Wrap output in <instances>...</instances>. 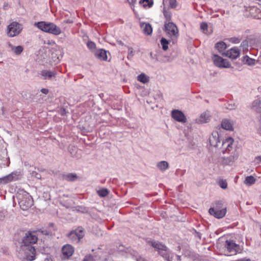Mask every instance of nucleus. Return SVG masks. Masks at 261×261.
Returning a JSON list of instances; mask_svg holds the SVG:
<instances>
[{
  "label": "nucleus",
  "instance_id": "nucleus-1",
  "mask_svg": "<svg viewBox=\"0 0 261 261\" xmlns=\"http://www.w3.org/2000/svg\"><path fill=\"white\" fill-rule=\"evenodd\" d=\"M38 238L34 233L29 232L22 240L20 251L24 252L25 256L28 260L32 261L35 259L36 250L31 244H35Z\"/></svg>",
  "mask_w": 261,
  "mask_h": 261
},
{
  "label": "nucleus",
  "instance_id": "nucleus-2",
  "mask_svg": "<svg viewBox=\"0 0 261 261\" xmlns=\"http://www.w3.org/2000/svg\"><path fill=\"white\" fill-rule=\"evenodd\" d=\"M20 208L23 210H27L33 205V200L29 193L23 189H19L16 194Z\"/></svg>",
  "mask_w": 261,
  "mask_h": 261
},
{
  "label": "nucleus",
  "instance_id": "nucleus-3",
  "mask_svg": "<svg viewBox=\"0 0 261 261\" xmlns=\"http://www.w3.org/2000/svg\"><path fill=\"white\" fill-rule=\"evenodd\" d=\"M34 26L44 32L54 35L57 36L62 33L60 28L53 22L39 21L35 22Z\"/></svg>",
  "mask_w": 261,
  "mask_h": 261
},
{
  "label": "nucleus",
  "instance_id": "nucleus-4",
  "mask_svg": "<svg viewBox=\"0 0 261 261\" xmlns=\"http://www.w3.org/2000/svg\"><path fill=\"white\" fill-rule=\"evenodd\" d=\"M164 31L167 36L173 42L179 36V31L176 25L172 22H165Z\"/></svg>",
  "mask_w": 261,
  "mask_h": 261
},
{
  "label": "nucleus",
  "instance_id": "nucleus-5",
  "mask_svg": "<svg viewBox=\"0 0 261 261\" xmlns=\"http://www.w3.org/2000/svg\"><path fill=\"white\" fill-rule=\"evenodd\" d=\"M210 215L214 216L217 219L224 217L226 213V208L223 207V202L221 201L216 202L213 207L209 209Z\"/></svg>",
  "mask_w": 261,
  "mask_h": 261
},
{
  "label": "nucleus",
  "instance_id": "nucleus-6",
  "mask_svg": "<svg viewBox=\"0 0 261 261\" xmlns=\"http://www.w3.org/2000/svg\"><path fill=\"white\" fill-rule=\"evenodd\" d=\"M22 29V25L18 22H13L7 28V34L9 37H13L18 35Z\"/></svg>",
  "mask_w": 261,
  "mask_h": 261
},
{
  "label": "nucleus",
  "instance_id": "nucleus-7",
  "mask_svg": "<svg viewBox=\"0 0 261 261\" xmlns=\"http://www.w3.org/2000/svg\"><path fill=\"white\" fill-rule=\"evenodd\" d=\"M213 60L214 64L219 68H228L231 67L230 63L227 59H224L218 55H214Z\"/></svg>",
  "mask_w": 261,
  "mask_h": 261
},
{
  "label": "nucleus",
  "instance_id": "nucleus-8",
  "mask_svg": "<svg viewBox=\"0 0 261 261\" xmlns=\"http://www.w3.org/2000/svg\"><path fill=\"white\" fill-rule=\"evenodd\" d=\"M84 229L81 227H79L74 230L71 231L68 234V237L73 242L78 243L84 237Z\"/></svg>",
  "mask_w": 261,
  "mask_h": 261
},
{
  "label": "nucleus",
  "instance_id": "nucleus-9",
  "mask_svg": "<svg viewBox=\"0 0 261 261\" xmlns=\"http://www.w3.org/2000/svg\"><path fill=\"white\" fill-rule=\"evenodd\" d=\"M225 246L230 255L236 254L239 251V246L233 240H226ZM228 255H229L228 254Z\"/></svg>",
  "mask_w": 261,
  "mask_h": 261
},
{
  "label": "nucleus",
  "instance_id": "nucleus-10",
  "mask_svg": "<svg viewBox=\"0 0 261 261\" xmlns=\"http://www.w3.org/2000/svg\"><path fill=\"white\" fill-rule=\"evenodd\" d=\"M20 176L19 172L14 171L11 173L0 178V182L2 184H7L11 181L18 180Z\"/></svg>",
  "mask_w": 261,
  "mask_h": 261
},
{
  "label": "nucleus",
  "instance_id": "nucleus-11",
  "mask_svg": "<svg viewBox=\"0 0 261 261\" xmlns=\"http://www.w3.org/2000/svg\"><path fill=\"white\" fill-rule=\"evenodd\" d=\"M233 139L231 137L227 138L225 141H223L222 146V152L223 153L226 152L229 153L232 149Z\"/></svg>",
  "mask_w": 261,
  "mask_h": 261
},
{
  "label": "nucleus",
  "instance_id": "nucleus-12",
  "mask_svg": "<svg viewBox=\"0 0 261 261\" xmlns=\"http://www.w3.org/2000/svg\"><path fill=\"white\" fill-rule=\"evenodd\" d=\"M172 117L176 121L185 123L187 119L184 114L178 110H174L171 112Z\"/></svg>",
  "mask_w": 261,
  "mask_h": 261
},
{
  "label": "nucleus",
  "instance_id": "nucleus-13",
  "mask_svg": "<svg viewBox=\"0 0 261 261\" xmlns=\"http://www.w3.org/2000/svg\"><path fill=\"white\" fill-rule=\"evenodd\" d=\"M240 54V51L237 47H232L224 54H223V55L233 60L238 58L239 57Z\"/></svg>",
  "mask_w": 261,
  "mask_h": 261
},
{
  "label": "nucleus",
  "instance_id": "nucleus-14",
  "mask_svg": "<svg viewBox=\"0 0 261 261\" xmlns=\"http://www.w3.org/2000/svg\"><path fill=\"white\" fill-rule=\"evenodd\" d=\"M159 254L166 260V261H172L174 257V253L170 251L168 248H164L162 250Z\"/></svg>",
  "mask_w": 261,
  "mask_h": 261
},
{
  "label": "nucleus",
  "instance_id": "nucleus-15",
  "mask_svg": "<svg viewBox=\"0 0 261 261\" xmlns=\"http://www.w3.org/2000/svg\"><path fill=\"white\" fill-rule=\"evenodd\" d=\"M209 141L211 146L215 147H219V144H221V142L219 140V134L218 132H214L212 134V136L210 137Z\"/></svg>",
  "mask_w": 261,
  "mask_h": 261
},
{
  "label": "nucleus",
  "instance_id": "nucleus-16",
  "mask_svg": "<svg viewBox=\"0 0 261 261\" xmlns=\"http://www.w3.org/2000/svg\"><path fill=\"white\" fill-rule=\"evenodd\" d=\"M40 74L42 76L43 80H50L52 78L56 77L57 73L55 71L43 70L41 71Z\"/></svg>",
  "mask_w": 261,
  "mask_h": 261
},
{
  "label": "nucleus",
  "instance_id": "nucleus-17",
  "mask_svg": "<svg viewBox=\"0 0 261 261\" xmlns=\"http://www.w3.org/2000/svg\"><path fill=\"white\" fill-rule=\"evenodd\" d=\"M62 251L64 257L68 258L72 255L74 249L71 245L67 244L62 247Z\"/></svg>",
  "mask_w": 261,
  "mask_h": 261
},
{
  "label": "nucleus",
  "instance_id": "nucleus-18",
  "mask_svg": "<svg viewBox=\"0 0 261 261\" xmlns=\"http://www.w3.org/2000/svg\"><path fill=\"white\" fill-rule=\"evenodd\" d=\"M140 28L145 35H150L152 34V28L149 23L140 22Z\"/></svg>",
  "mask_w": 261,
  "mask_h": 261
},
{
  "label": "nucleus",
  "instance_id": "nucleus-19",
  "mask_svg": "<svg viewBox=\"0 0 261 261\" xmlns=\"http://www.w3.org/2000/svg\"><path fill=\"white\" fill-rule=\"evenodd\" d=\"M95 56L100 60L106 61L108 59L107 51L103 49L97 50L95 53Z\"/></svg>",
  "mask_w": 261,
  "mask_h": 261
},
{
  "label": "nucleus",
  "instance_id": "nucleus-20",
  "mask_svg": "<svg viewBox=\"0 0 261 261\" xmlns=\"http://www.w3.org/2000/svg\"><path fill=\"white\" fill-rule=\"evenodd\" d=\"M209 120V113L207 112H204L202 113L200 117L196 119V122L198 123H203L208 122Z\"/></svg>",
  "mask_w": 261,
  "mask_h": 261
},
{
  "label": "nucleus",
  "instance_id": "nucleus-21",
  "mask_svg": "<svg viewBox=\"0 0 261 261\" xmlns=\"http://www.w3.org/2000/svg\"><path fill=\"white\" fill-rule=\"evenodd\" d=\"M252 109L260 114L259 121L261 122V101L258 99L254 100L252 103Z\"/></svg>",
  "mask_w": 261,
  "mask_h": 261
},
{
  "label": "nucleus",
  "instance_id": "nucleus-22",
  "mask_svg": "<svg viewBox=\"0 0 261 261\" xmlns=\"http://www.w3.org/2000/svg\"><path fill=\"white\" fill-rule=\"evenodd\" d=\"M221 126L226 130H231L233 127V122L229 119H225L222 121Z\"/></svg>",
  "mask_w": 261,
  "mask_h": 261
},
{
  "label": "nucleus",
  "instance_id": "nucleus-23",
  "mask_svg": "<svg viewBox=\"0 0 261 261\" xmlns=\"http://www.w3.org/2000/svg\"><path fill=\"white\" fill-rule=\"evenodd\" d=\"M149 243L151 244V245L159 252V253L164 248H166V246L165 245L158 241H151Z\"/></svg>",
  "mask_w": 261,
  "mask_h": 261
},
{
  "label": "nucleus",
  "instance_id": "nucleus-24",
  "mask_svg": "<svg viewBox=\"0 0 261 261\" xmlns=\"http://www.w3.org/2000/svg\"><path fill=\"white\" fill-rule=\"evenodd\" d=\"M8 46L10 50L17 55H20L23 50V47L20 45L15 46L11 43H9Z\"/></svg>",
  "mask_w": 261,
  "mask_h": 261
},
{
  "label": "nucleus",
  "instance_id": "nucleus-25",
  "mask_svg": "<svg viewBox=\"0 0 261 261\" xmlns=\"http://www.w3.org/2000/svg\"><path fill=\"white\" fill-rule=\"evenodd\" d=\"M62 178L63 180L68 181H74L77 179V176L75 173H68L67 174H63L62 175Z\"/></svg>",
  "mask_w": 261,
  "mask_h": 261
},
{
  "label": "nucleus",
  "instance_id": "nucleus-26",
  "mask_svg": "<svg viewBox=\"0 0 261 261\" xmlns=\"http://www.w3.org/2000/svg\"><path fill=\"white\" fill-rule=\"evenodd\" d=\"M238 157V153L235 152L233 155H231L227 158H224L223 163L227 165H231L235 160L237 159Z\"/></svg>",
  "mask_w": 261,
  "mask_h": 261
},
{
  "label": "nucleus",
  "instance_id": "nucleus-27",
  "mask_svg": "<svg viewBox=\"0 0 261 261\" xmlns=\"http://www.w3.org/2000/svg\"><path fill=\"white\" fill-rule=\"evenodd\" d=\"M157 168L162 171H165L169 167V164L167 162L162 161L158 162L156 164Z\"/></svg>",
  "mask_w": 261,
  "mask_h": 261
},
{
  "label": "nucleus",
  "instance_id": "nucleus-28",
  "mask_svg": "<svg viewBox=\"0 0 261 261\" xmlns=\"http://www.w3.org/2000/svg\"><path fill=\"white\" fill-rule=\"evenodd\" d=\"M39 54L43 59H46L49 55L50 49L48 47H43L40 49Z\"/></svg>",
  "mask_w": 261,
  "mask_h": 261
},
{
  "label": "nucleus",
  "instance_id": "nucleus-29",
  "mask_svg": "<svg viewBox=\"0 0 261 261\" xmlns=\"http://www.w3.org/2000/svg\"><path fill=\"white\" fill-rule=\"evenodd\" d=\"M215 48L221 53L226 48V44L224 42L220 41L216 44Z\"/></svg>",
  "mask_w": 261,
  "mask_h": 261
},
{
  "label": "nucleus",
  "instance_id": "nucleus-30",
  "mask_svg": "<svg viewBox=\"0 0 261 261\" xmlns=\"http://www.w3.org/2000/svg\"><path fill=\"white\" fill-rule=\"evenodd\" d=\"M138 81L146 84L149 82V77L144 73H141L137 76Z\"/></svg>",
  "mask_w": 261,
  "mask_h": 261
},
{
  "label": "nucleus",
  "instance_id": "nucleus-31",
  "mask_svg": "<svg viewBox=\"0 0 261 261\" xmlns=\"http://www.w3.org/2000/svg\"><path fill=\"white\" fill-rule=\"evenodd\" d=\"M256 179L252 176H247L244 181V184L247 186H251L255 182Z\"/></svg>",
  "mask_w": 261,
  "mask_h": 261
},
{
  "label": "nucleus",
  "instance_id": "nucleus-32",
  "mask_svg": "<svg viewBox=\"0 0 261 261\" xmlns=\"http://www.w3.org/2000/svg\"><path fill=\"white\" fill-rule=\"evenodd\" d=\"M140 3L143 4L144 8H150L152 6L153 2V0H140Z\"/></svg>",
  "mask_w": 261,
  "mask_h": 261
},
{
  "label": "nucleus",
  "instance_id": "nucleus-33",
  "mask_svg": "<svg viewBox=\"0 0 261 261\" xmlns=\"http://www.w3.org/2000/svg\"><path fill=\"white\" fill-rule=\"evenodd\" d=\"M97 194L101 197H105L109 194V191L107 189L102 188L97 191Z\"/></svg>",
  "mask_w": 261,
  "mask_h": 261
},
{
  "label": "nucleus",
  "instance_id": "nucleus-34",
  "mask_svg": "<svg viewBox=\"0 0 261 261\" xmlns=\"http://www.w3.org/2000/svg\"><path fill=\"white\" fill-rule=\"evenodd\" d=\"M161 44L162 46V48L164 50H166L168 48V41L165 38H162L160 40Z\"/></svg>",
  "mask_w": 261,
  "mask_h": 261
},
{
  "label": "nucleus",
  "instance_id": "nucleus-35",
  "mask_svg": "<svg viewBox=\"0 0 261 261\" xmlns=\"http://www.w3.org/2000/svg\"><path fill=\"white\" fill-rule=\"evenodd\" d=\"M243 62L248 65H253L255 64V60L247 56L244 57Z\"/></svg>",
  "mask_w": 261,
  "mask_h": 261
},
{
  "label": "nucleus",
  "instance_id": "nucleus-36",
  "mask_svg": "<svg viewBox=\"0 0 261 261\" xmlns=\"http://www.w3.org/2000/svg\"><path fill=\"white\" fill-rule=\"evenodd\" d=\"M164 15L166 18V21L165 22H171V13L166 10H164Z\"/></svg>",
  "mask_w": 261,
  "mask_h": 261
},
{
  "label": "nucleus",
  "instance_id": "nucleus-37",
  "mask_svg": "<svg viewBox=\"0 0 261 261\" xmlns=\"http://www.w3.org/2000/svg\"><path fill=\"white\" fill-rule=\"evenodd\" d=\"M240 47L242 48L243 51H246L248 50V42L245 40L242 41L241 43Z\"/></svg>",
  "mask_w": 261,
  "mask_h": 261
},
{
  "label": "nucleus",
  "instance_id": "nucleus-38",
  "mask_svg": "<svg viewBox=\"0 0 261 261\" xmlns=\"http://www.w3.org/2000/svg\"><path fill=\"white\" fill-rule=\"evenodd\" d=\"M219 186L223 189H225L227 187V184L225 180L221 179L219 181Z\"/></svg>",
  "mask_w": 261,
  "mask_h": 261
},
{
  "label": "nucleus",
  "instance_id": "nucleus-39",
  "mask_svg": "<svg viewBox=\"0 0 261 261\" xmlns=\"http://www.w3.org/2000/svg\"><path fill=\"white\" fill-rule=\"evenodd\" d=\"M207 28L208 26L206 23L202 22L201 23L200 28L205 34H207L206 31L207 29Z\"/></svg>",
  "mask_w": 261,
  "mask_h": 261
},
{
  "label": "nucleus",
  "instance_id": "nucleus-40",
  "mask_svg": "<svg viewBox=\"0 0 261 261\" xmlns=\"http://www.w3.org/2000/svg\"><path fill=\"white\" fill-rule=\"evenodd\" d=\"M192 254V252L187 249H185L182 251V255H185V256H189L190 257Z\"/></svg>",
  "mask_w": 261,
  "mask_h": 261
},
{
  "label": "nucleus",
  "instance_id": "nucleus-41",
  "mask_svg": "<svg viewBox=\"0 0 261 261\" xmlns=\"http://www.w3.org/2000/svg\"><path fill=\"white\" fill-rule=\"evenodd\" d=\"M134 56V52L132 47H128V58L130 59Z\"/></svg>",
  "mask_w": 261,
  "mask_h": 261
},
{
  "label": "nucleus",
  "instance_id": "nucleus-42",
  "mask_svg": "<svg viewBox=\"0 0 261 261\" xmlns=\"http://www.w3.org/2000/svg\"><path fill=\"white\" fill-rule=\"evenodd\" d=\"M87 47L90 49H92L95 48V44L92 41H88L87 43Z\"/></svg>",
  "mask_w": 261,
  "mask_h": 261
},
{
  "label": "nucleus",
  "instance_id": "nucleus-43",
  "mask_svg": "<svg viewBox=\"0 0 261 261\" xmlns=\"http://www.w3.org/2000/svg\"><path fill=\"white\" fill-rule=\"evenodd\" d=\"M169 6L172 8H175L176 7V0H169Z\"/></svg>",
  "mask_w": 261,
  "mask_h": 261
},
{
  "label": "nucleus",
  "instance_id": "nucleus-44",
  "mask_svg": "<svg viewBox=\"0 0 261 261\" xmlns=\"http://www.w3.org/2000/svg\"><path fill=\"white\" fill-rule=\"evenodd\" d=\"M254 163L255 164H259L261 163V155L257 156L254 158Z\"/></svg>",
  "mask_w": 261,
  "mask_h": 261
},
{
  "label": "nucleus",
  "instance_id": "nucleus-45",
  "mask_svg": "<svg viewBox=\"0 0 261 261\" xmlns=\"http://www.w3.org/2000/svg\"><path fill=\"white\" fill-rule=\"evenodd\" d=\"M237 108V105L234 103L233 104H228V106L226 107L227 109L232 110H234Z\"/></svg>",
  "mask_w": 261,
  "mask_h": 261
},
{
  "label": "nucleus",
  "instance_id": "nucleus-46",
  "mask_svg": "<svg viewBox=\"0 0 261 261\" xmlns=\"http://www.w3.org/2000/svg\"><path fill=\"white\" fill-rule=\"evenodd\" d=\"M230 41L234 44H237L240 42V39L238 38L233 37L230 39Z\"/></svg>",
  "mask_w": 261,
  "mask_h": 261
},
{
  "label": "nucleus",
  "instance_id": "nucleus-47",
  "mask_svg": "<svg viewBox=\"0 0 261 261\" xmlns=\"http://www.w3.org/2000/svg\"><path fill=\"white\" fill-rule=\"evenodd\" d=\"M83 261H93V257L91 255L86 256Z\"/></svg>",
  "mask_w": 261,
  "mask_h": 261
},
{
  "label": "nucleus",
  "instance_id": "nucleus-48",
  "mask_svg": "<svg viewBox=\"0 0 261 261\" xmlns=\"http://www.w3.org/2000/svg\"><path fill=\"white\" fill-rule=\"evenodd\" d=\"M41 92L43 94H47L48 93V90L47 89L42 88L41 90Z\"/></svg>",
  "mask_w": 261,
  "mask_h": 261
},
{
  "label": "nucleus",
  "instance_id": "nucleus-49",
  "mask_svg": "<svg viewBox=\"0 0 261 261\" xmlns=\"http://www.w3.org/2000/svg\"><path fill=\"white\" fill-rule=\"evenodd\" d=\"M137 261H146L145 258L141 256H139L136 259Z\"/></svg>",
  "mask_w": 261,
  "mask_h": 261
},
{
  "label": "nucleus",
  "instance_id": "nucleus-50",
  "mask_svg": "<svg viewBox=\"0 0 261 261\" xmlns=\"http://www.w3.org/2000/svg\"><path fill=\"white\" fill-rule=\"evenodd\" d=\"M33 175H35V177L38 179H40L41 178V175L39 174H38L35 172L33 173Z\"/></svg>",
  "mask_w": 261,
  "mask_h": 261
},
{
  "label": "nucleus",
  "instance_id": "nucleus-51",
  "mask_svg": "<svg viewBox=\"0 0 261 261\" xmlns=\"http://www.w3.org/2000/svg\"><path fill=\"white\" fill-rule=\"evenodd\" d=\"M127 2L130 5H133L136 2V0H127Z\"/></svg>",
  "mask_w": 261,
  "mask_h": 261
},
{
  "label": "nucleus",
  "instance_id": "nucleus-52",
  "mask_svg": "<svg viewBox=\"0 0 261 261\" xmlns=\"http://www.w3.org/2000/svg\"><path fill=\"white\" fill-rule=\"evenodd\" d=\"M176 258H177V259L178 261H181V256L180 255H176Z\"/></svg>",
  "mask_w": 261,
  "mask_h": 261
},
{
  "label": "nucleus",
  "instance_id": "nucleus-53",
  "mask_svg": "<svg viewBox=\"0 0 261 261\" xmlns=\"http://www.w3.org/2000/svg\"><path fill=\"white\" fill-rule=\"evenodd\" d=\"M65 22L67 23H72V21L70 20V19H68V20H66Z\"/></svg>",
  "mask_w": 261,
  "mask_h": 261
},
{
  "label": "nucleus",
  "instance_id": "nucleus-54",
  "mask_svg": "<svg viewBox=\"0 0 261 261\" xmlns=\"http://www.w3.org/2000/svg\"><path fill=\"white\" fill-rule=\"evenodd\" d=\"M43 261H53V260L50 258H45Z\"/></svg>",
  "mask_w": 261,
  "mask_h": 261
},
{
  "label": "nucleus",
  "instance_id": "nucleus-55",
  "mask_svg": "<svg viewBox=\"0 0 261 261\" xmlns=\"http://www.w3.org/2000/svg\"><path fill=\"white\" fill-rule=\"evenodd\" d=\"M180 249H181V247H180V246H178L176 247V250H177V251H180Z\"/></svg>",
  "mask_w": 261,
  "mask_h": 261
},
{
  "label": "nucleus",
  "instance_id": "nucleus-56",
  "mask_svg": "<svg viewBox=\"0 0 261 261\" xmlns=\"http://www.w3.org/2000/svg\"><path fill=\"white\" fill-rule=\"evenodd\" d=\"M7 7H8V4H5L4 5V8L5 9H6Z\"/></svg>",
  "mask_w": 261,
  "mask_h": 261
},
{
  "label": "nucleus",
  "instance_id": "nucleus-57",
  "mask_svg": "<svg viewBox=\"0 0 261 261\" xmlns=\"http://www.w3.org/2000/svg\"><path fill=\"white\" fill-rule=\"evenodd\" d=\"M258 19H260L261 18V14L260 15V16H257V17Z\"/></svg>",
  "mask_w": 261,
  "mask_h": 261
},
{
  "label": "nucleus",
  "instance_id": "nucleus-58",
  "mask_svg": "<svg viewBox=\"0 0 261 261\" xmlns=\"http://www.w3.org/2000/svg\"><path fill=\"white\" fill-rule=\"evenodd\" d=\"M245 261H251L249 259H245Z\"/></svg>",
  "mask_w": 261,
  "mask_h": 261
}]
</instances>
